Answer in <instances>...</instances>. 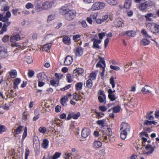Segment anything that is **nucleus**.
Here are the masks:
<instances>
[{
    "label": "nucleus",
    "mask_w": 159,
    "mask_h": 159,
    "mask_svg": "<svg viewBox=\"0 0 159 159\" xmlns=\"http://www.w3.org/2000/svg\"><path fill=\"white\" fill-rule=\"evenodd\" d=\"M97 16L98 14L97 13H92L90 15V17L94 20L96 19Z\"/></svg>",
    "instance_id": "nucleus-64"
},
{
    "label": "nucleus",
    "mask_w": 159,
    "mask_h": 159,
    "mask_svg": "<svg viewBox=\"0 0 159 159\" xmlns=\"http://www.w3.org/2000/svg\"><path fill=\"white\" fill-rule=\"evenodd\" d=\"M153 16V14L152 13H149L145 15V17L147 21H152V19L151 17Z\"/></svg>",
    "instance_id": "nucleus-37"
},
{
    "label": "nucleus",
    "mask_w": 159,
    "mask_h": 159,
    "mask_svg": "<svg viewBox=\"0 0 159 159\" xmlns=\"http://www.w3.org/2000/svg\"><path fill=\"white\" fill-rule=\"evenodd\" d=\"M99 108L102 112H105L107 110V108L106 107L103 106H99Z\"/></svg>",
    "instance_id": "nucleus-60"
},
{
    "label": "nucleus",
    "mask_w": 159,
    "mask_h": 159,
    "mask_svg": "<svg viewBox=\"0 0 159 159\" xmlns=\"http://www.w3.org/2000/svg\"><path fill=\"white\" fill-rule=\"evenodd\" d=\"M111 93H108V98L111 101H114L116 100L118 98V97L114 94H112V91Z\"/></svg>",
    "instance_id": "nucleus-22"
},
{
    "label": "nucleus",
    "mask_w": 159,
    "mask_h": 159,
    "mask_svg": "<svg viewBox=\"0 0 159 159\" xmlns=\"http://www.w3.org/2000/svg\"><path fill=\"white\" fill-rule=\"evenodd\" d=\"M141 33L144 36L146 37H148L150 38H151V37L147 34V32L144 29L142 30L141 31Z\"/></svg>",
    "instance_id": "nucleus-51"
},
{
    "label": "nucleus",
    "mask_w": 159,
    "mask_h": 159,
    "mask_svg": "<svg viewBox=\"0 0 159 159\" xmlns=\"http://www.w3.org/2000/svg\"><path fill=\"white\" fill-rule=\"evenodd\" d=\"M50 82L51 85L55 87H57L58 85L59 84V82H56V81H55L54 80H51Z\"/></svg>",
    "instance_id": "nucleus-47"
},
{
    "label": "nucleus",
    "mask_w": 159,
    "mask_h": 159,
    "mask_svg": "<svg viewBox=\"0 0 159 159\" xmlns=\"http://www.w3.org/2000/svg\"><path fill=\"white\" fill-rule=\"evenodd\" d=\"M66 79L68 83L71 82L72 81L71 75L70 74H68L66 76Z\"/></svg>",
    "instance_id": "nucleus-49"
},
{
    "label": "nucleus",
    "mask_w": 159,
    "mask_h": 159,
    "mask_svg": "<svg viewBox=\"0 0 159 159\" xmlns=\"http://www.w3.org/2000/svg\"><path fill=\"white\" fill-rule=\"evenodd\" d=\"M105 5L103 2H96L93 4L91 9L93 11L101 9L105 7Z\"/></svg>",
    "instance_id": "nucleus-9"
},
{
    "label": "nucleus",
    "mask_w": 159,
    "mask_h": 159,
    "mask_svg": "<svg viewBox=\"0 0 159 159\" xmlns=\"http://www.w3.org/2000/svg\"><path fill=\"white\" fill-rule=\"evenodd\" d=\"M26 61L28 64L31 63L33 61L31 57L28 56L26 57Z\"/></svg>",
    "instance_id": "nucleus-55"
},
{
    "label": "nucleus",
    "mask_w": 159,
    "mask_h": 159,
    "mask_svg": "<svg viewBox=\"0 0 159 159\" xmlns=\"http://www.w3.org/2000/svg\"><path fill=\"white\" fill-rule=\"evenodd\" d=\"M80 116V113L79 112H78L76 113L73 112H70L68 115L67 119L69 120L72 118L76 120L78 119Z\"/></svg>",
    "instance_id": "nucleus-10"
},
{
    "label": "nucleus",
    "mask_w": 159,
    "mask_h": 159,
    "mask_svg": "<svg viewBox=\"0 0 159 159\" xmlns=\"http://www.w3.org/2000/svg\"><path fill=\"white\" fill-rule=\"evenodd\" d=\"M48 143L49 141L47 139H44L42 143L43 148L46 149L48 145Z\"/></svg>",
    "instance_id": "nucleus-36"
},
{
    "label": "nucleus",
    "mask_w": 159,
    "mask_h": 159,
    "mask_svg": "<svg viewBox=\"0 0 159 159\" xmlns=\"http://www.w3.org/2000/svg\"><path fill=\"white\" fill-rule=\"evenodd\" d=\"M6 126L3 125H0V134H2L3 132L6 131Z\"/></svg>",
    "instance_id": "nucleus-50"
},
{
    "label": "nucleus",
    "mask_w": 159,
    "mask_h": 159,
    "mask_svg": "<svg viewBox=\"0 0 159 159\" xmlns=\"http://www.w3.org/2000/svg\"><path fill=\"white\" fill-rule=\"evenodd\" d=\"M122 21L121 19H117L114 22L115 26L116 27H120L122 26Z\"/></svg>",
    "instance_id": "nucleus-23"
},
{
    "label": "nucleus",
    "mask_w": 159,
    "mask_h": 159,
    "mask_svg": "<svg viewBox=\"0 0 159 159\" xmlns=\"http://www.w3.org/2000/svg\"><path fill=\"white\" fill-rule=\"evenodd\" d=\"M152 5V2L150 1L144 2L141 4L139 7V9L142 11H146L147 9Z\"/></svg>",
    "instance_id": "nucleus-6"
},
{
    "label": "nucleus",
    "mask_w": 159,
    "mask_h": 159,
    "mask_svg": "<svg viewBox=\"0 0 159 159\" xmlns=\"http://www.w3.org/2000/svg\"><path fill=\"white\" fill-rule=\"evenodd\" d=\"M71 155V153L66 152L64 156V158L65 159H68Z\"/></svg>",
    "instance_id": "nucleus-63"
},
{
    "label": "nucleus",
    "mask_w": 159,
    "mask_h": 159,
    "mask_svg": "<svg viewBox=\"0 0 159 159\" xmlns=\"http://www.w3.org/2000/svg\"><path fill=\"white\" fill-rule=\"evenodd\" d=\"M34 7V5L30 2L27 3L25 5V7L27 9L33 8Z\"/></svg>",
    "instance_id": "nucleus-54"
},
{
    "label": "nucleus",
    "mask_w": 159,
    "mask_h": 159,
    "mask_svg": "<svg viewBox=\"0 0 159 159\" xmlns=\"http://www.w3.org/2000/svg\"><path fill=\"white\" fill-rule=\"evenodd\" d=\"M157 124V123L155 121H151L150 120H145L144 123V125H151L152 124H153L155 125H156Z\"/></svg>",
    "instance_id": "nucleus-33"
},
{
    "label": "nucleus",
    "mask_w": 159,
    "mask_h": 159,
    "mask_svg": "<svg viewBox=\"0 0 159 159\" xmlns=\"http://www.w3.org/2000/svg\"><path fill=\"white\" fill-rule=\"evenodd\" d=\"M124 35H126L129 37H134L136 35L135 32L133 30L127 31L124 33Z\"/></svg>",
    "instance_id": "nucleus-26"
},
{
    "label": "nucleus",
    "mask_w": 159,
    "mask_h": 159,
    "mask_svg": "<svg viewBox=\"0 0 159 159\" xmlns=\"http://www.w3.org/2000/svg\"><path fill=\"white\" fill-rule=\"evenodd\" d=\"M150 41L146 39H143L141 42V44L143 46L148 45L150 43Z\"/></svg>",
    "instance_id": "nucleus-41"
},
{
    "label": "nucleus",
    "mask_w": 159,
    "mask_h": 159,
    "mask_svg": "<svg viewBox=\"0 0 159 159\" xmlns=\"http://www.w3.org/2000/svg\"><path fill=\"white\" fill-rule=\"evenodd\" d=\"M84 86L86 88L91 89L93 86V82L91 79H89L86 81V83L84 84Z\"/></svg>",
    "instance_id": "nucleus-19"
},
{
    "label": "nucleus",
    "mask_w": 159,
    "mask_h": 159,
    "mask_svg": "<svg viewBox=\"0 0 159 159\" xmlns=\"http://www.w3.org/2000/svg\"><path fill=\"white\" fill-rule=\"evenodd\" d=\"M149 86L148 85H146L144 87H143L141 90V91L143 92V94H146L151 92L150 91L146 89L145 87H148Z\"/></svg>",
    "instance_id": "nucleus-38"
},
{
    "label": "nucleus",
    "mask_w": 159,
    "mask_h": 159,
    "mask_svg": "<svg viewBox=\"0 0 159 159\" xmlns=\"http://www.w3.org/2000/svg\"><path fill=\"white\" fill-rule=\"evenodd\" d=\"M0 53L2 58H5L8 56V52L7 49L4 48L0 50Z\"/></svg>",
    "instance_id": "nucleus-20"
},
{
    "label": "nucleus",
    "mask_w": 159,
    "mask_h": 159,
    "mask_svg": "<svg viewBox=\"0 0 159 159\" xmlns=\"http://www.w3.org/2000/svg\"><path fill=\"white\" fill-rule=\"evenodd\" d=\"M27 134V129L26 127L25 128L24 132L23 134L22 140L23 141L26 137Z\"/></svg>",
    "instance_id": "nucleus-44"
},
{
    "label": "nucleus",
    "mask_w": 159,
    "mask_h": 159,
    "mask_svg": "<svg viewBox=\"0 0 159 159\" xmlns=\"http://www.w3.org/2000/svg\"><path fill=\"white\" fill-rule=\"evenodd\" d=\"M21 80L19 78H17L15 80L14 83V87L15 89L18 88V85L20 83Z\"/></svg>",
    "instance_id": "nucleus-35"
},
{
    "label": "nucleus",
    "mask_w": 159,
    "mask_h": 159,
    "mask_svg": "<svg viewBox=\"0 0 159 159\" xmlns=\"http://www.w3.org/2000/svg\"><path fill=\"white\" fill-rule=\"evenodd\" d=\"M108 3L111 5H116L117 3V0H107Z\"/></svg>",
    "instance_id": "nucleus-46"
},
{
    "label": "nucleus",
    "mask_w": 159,
    "mask_h": 159,
    "mask_svg": "<svg viewBox=\"0 0 159 159\" xmlns=\"http://www.w3.org/2000/svg\"><path fill=\"white\" fill-rule=\"evenodd\" d=\"M62 41L65 44L69 45L71 43L70 39L67 36H65L63 38Z\"/></svg>",
    "instance_id": "nucleus-24"
},
{
    "label": "nucleus",
    "mask_w": 159,
    "mask_h": 159,
    "mask_svg": "<svg viewBox=\"0 0 159 159\" xmlns=\"http://www.w3.org/2000/svg\"><path fill=\"white\" fill-rule=\"evenodd\" d=\"M96 73L94 71H92L89 75V77L92 80H94L96 79Z\"/></svg>",
    "instance_id": "nucleus-43"
},
{
    "label": "nucleus",
    "mask_w": 159,
    "mask_h": 159,
    "mask_svg": "<svg viewBox=\"0 0 159 159\" xmlns=\"http://www.w3.org/2000/svg\"><path fill=\"white\" fill-rule=\"evenodd\" d=\"M130 127L129 125L126 122H122L120 125V138L125 140L127 136L128 133L129 132Z\"/></svg>",
    "instance_id": "nucleus-3"
},
{
    "label": "nucleus",
    "mask_w": 159,
    "mask_h": 159,
    "mask_svg": "<svg viewBox=\"0 0 159 159\" xmlns=\"http://www.w3.org/2000/svg\"><path fill=\"white\" fill-rule=\"evenodd\" d=\"M39 131L40 133L44 134L47 132L46 128L44 127H40L39 129Z\"/></svg>",
    "instance_id": "nucleus-48"
},
{
    "label": "nucleus",
    "mask_w": 159,
    "mask_h": 159,
    "mask_svg": "<svg viewBox=\"0 0 159 159\" xmlns=\"http://www.w3.org/2000/svg\"><path fill=\"white\" fill-rule=\"evenodd\" d=\"M35 10L37 12L39 11L43 10L42 5L39 3H37L35 4Z\"/></svg>",
    "instance_id": "nucleus-28"
},
{
    "label": "nucleus",
    "mask_w": 159,
    "mask_h": 159,
    "mask_svg": "<svg viewBox=\"0 0 159 159\" xmlns=\"http://www.w3.org/2000/svg\"><path fill=\"white\" fill-rule=\"evenodd\" d=\"M89 134V129L86 128H84L83 129L81 132V135L84 138L87 137Z\"/></svg>",
    "instance_id": "nucleus-17"
},
{
    "label": "nucleus",
    "mask_w": 159,
    "mask_h": 159,
    "mask_svg": "<svg viewBox=\"0 0 159 159\" xmlns=\"http://www.w3.org/2000/svg\"><path fill=\"white\" fill-rule=\"evenodd\" d=\"M27 112L24 111L22 114V120L25 121L27 119Z\"/></svg>",
    "instance_id": "nucleus-59"
},
{
    "label": "nucleus",
    "mask_w": 159,
    "mask_h": 159,
    "mask_svg": "<svg viewBox=\"0 0 159 159\" xmlns=\"http://www.w3.org/2000/svg\"><path fill=\"white\" fill-rule=\"evenodd\" d=\"M9 36L8 35H5L2 39L3 42L4 43L7 42L9 40Z\"/></svg>",
    "instance_id": "nucleus-52"
},
{
    "label": "nucleus",
    "mask_w": 159,
    "mask_h": 159,
    "mask_svg": "<svg viewBox=\"0 0 159 159\" xmlns=\"http://www.w3.org/2000/svg\"><path fill=\"white\" fill-rule=\"evenodd\" d=\"M95 112L97 115L98 118L102 117L104 115V114L102 112H98L97 111H95Z\"/></svg>",
    "instance_id": "nucleus-58"
},
{
    "label": "nucleus",
    "mask_w": 159,
    "mask_h": 159,
    "mask_svg": "<svg viewBox=\"0 0 159 159\" xmlns=\"http://www.w3.org/2000/svg\"><path fill=\"white\" fill-rule=\"evenodd\" d=\"M99 61L96 65V67L97 68H102L101 71L100 72V76L101 78H103L104 75L105 71V68L106 66V62L105 59L104 58L99 57Z\"/></svg>",
    "instance_id": "nucleus-4"
},
{
    "label": "nucleus",
    "mask_w": 159,
    "mask_h": 159,
    "mask_svg": "<svg viewBox=\"0 0 159 159\" xmlns=\"http://www.w3.org/2000/svg\"><path fill=\"white\" fill-rule=\"evenodd\" d=\"M55 0L52 1H46L43 3L42 7L43 10H47L52 8L55 5Z\"/></svg>",
    "instance_id": "nucleus-8"
},
{
    "label": "nucleus",
    "mask_w": 159,
    "mask_h": 159,
    "mask_svg": "<svg viewBox=\"0 0 159 159\" xmlns=\"http://www.w3.org/2000/svg\"><path fill=\"white\" fill-rule=\"evenodd\" d=\"M21 38L19 34H16L15 35L11 36L10 38V41L12 43L16 42V41L20 40Z\"/></svg>",
    "instance_id": "nucleus-16"
},
{
    "label": "nucleus",
    "mask_w": 159,
    "mask_h": 159,
    "mask_svg": "<svg viewBox=\"0 0 159 159\" xmlns=\"http://www.w3.org/2000/svg\"><path fill=\"white\" fill-rule=\"evenodd\" d=\"M74 51L76 57H80L83 54V49L82 47H76L74 49Z\"/></svg>",
    "instance_id": "nucleus-13"
},
{
    "label": "nucleus",
    "mask_w": 159,
    "mask_h": 159,
    "mask_svg": "<svg viewBox=\"0 0 159 159\" xmlns=\"http://www.w3.org/2000/svg\"><path fill=\"white\" fill-rule=\"evenodd\" d=\"M112 111L114 113H117L120 112L121 108L118 105L111 108Z\"/></svg>",
    "instance_id": "nucleus-34"
},
{
    "label": "nucleus",
    "mask_w": 159,
    "mask_h": 159,
    "mask_svg": "<svg viewBox=\"0 0 159 159\" xmlns=\"http://www.w3.org/2000/svg\"><path fill=\"white\" fill-rule=\"evenodd\" d=\"M34 72L32 70H29L28 73V76L29 78L32 77L34 75Z\"/></svg>",
    "instance_id": "nucleus-57"
},
{
    "label": "nucleus",
    "mask_w": 159,
    "mask_h": 159,
    "mask_svg": "<svg viewBox=\"0 0 159 159\" xmlns=\"http://www.w3.org/2000/svg\"><path fill=\"white\" fill-rule=\"evenodd\" d=\"M156 148V147L155 146L152 147L151 145L149 144H147L145 148L146 150L148 151L145 154L148 155L152 154Z\"/></svg>",
    "instance_id": "nucleus-12"
},
{
    "label": "nucleus",
    "mask_w": 159,
    "mask_h": 159,
    "mask_svg": "<svg viewBox=\"0 0 159 159\" xmlns=\"http://www.w3.org/2000/svg\"><path fill=\"white\" fill-rule=\"evenodd\" d=\"M11 46L12 47H17L19 48H21L22 49H24V47H22L21 45L17 43H12Z\"/></svg>",
    "instance_id": "nucleus-42"
},
{
    "label": "nucleus",
    "mask_w": 159,
    "mask_h": 159,
    "mask_svg": "<svg viewBox=\"0 0 159 159\" xmlns=\"http://www.w3.org/2000/svg\"><path fill=\"white\" fill-rule=\"evenodd\" d=\"M153 111L148 112L146 115V118L149 120L154 121V117L152 115Z\"/></svg>",
    "instance_id": "nucleus-25"
},
{
    "label": "nucleus",
    "mask_w": 159,
    "mask_h": 159,
    "mask_svg": "<svg viewBox=\"0 0 159 159\" xmlns=\"http://www.w3.org/2000/svg\"><path fill=\"white\" fill-rule=\"evenodd\" d=\"M51 46L52 44L51 43L46 44L43 46V50L44 51L48 52L50 50Z\"/></svg>",
    "instance_id": "nucleus-29"
},
{
    "label": "nucleus",
    "mask_w": 159,
    "mask_h": 159,
    "mask_svg": "<svg viewBox=\"0 0 159 159\" xmlns=\"http://www.w3.org/2000/svg\"><path fill=\"white\" fill-rule=\"evenodd\" d=\"M147 28L153 34H157L159 33V25L154 22L146 23Z\"/></svg>",
    "instance_id": "nucleus-5"
},
{
    "label": "nucleus",
    "mask_w": 159,
    "mask_h": 159,
    "mask_svg": "<svg viewBox=\"0 0 159 159\" xmlns=\"http://www.w3.org/2000/svg\"><path fill=\"white\" fill-rule=\"evenodd\" d=\"M80 35L76 34L73 35V39L75 42H77L80 40Z\"/></svg>",
    "instance_id": "nucleus-39"
},
{
    "label": "nucleus",
    "mask_w": 159,
    "mask_h": 159,
    "mask_svg": "<svg viewBox=\"0 0 159 159\" xmlns=\"http://www.w3.org/2000/svg\"><path fill=\"white\" fill-rule=\"evenodd\" d=\"M84 72V70L82 68H78L74 70L73 76L74 77L79 76L80 75H83Z\"/></svg>",
    "instance_id": "nucleus-11"
},
{
    "label": "nucleus",
    "mask_w": 159,
    "mask_h": 159,
    "mask_svg": "<svg viewBox=\"0 0 159 159\" xmlns=\"http://www.w3.org/2000/svg\"><path fill=\"white\" fill-rule=\"evenodd\" d=\"M91 41H93V45L92 46L93 48L96 49L100 48V47L99 44L101 43V40L100 39H96L93 38L91 39Z\"/></svg>",
    "instance_id": "nucleus-14"
},
{
    "label": "nucleus",
    "mask_w": 159,
    "mask_h": 159,
    "mask_svg": "<svg viewBox=\"0 0 159 159\" xmlns=\"http://www.w3.org/2000/svg\"><path fill=\"white\" fill-rule=\"evenodd\" d=\"M7 30V27L3 25L1 30H0V34H2L4 32H6Z\"/></svg>",
    "instance_id": "nucleus-56"
},
{
    "label": "nucleus",
    "mask_w": 159,
    "mask_h": 159,
    "mask_svg": "<svg viewBox=\"0 0 159 159\" xmlns=\"http://www.w3.org/2000/svg\"><path fill=\"white\" fill-rule=\"evenodd\" d=\"M110 83L111 84L112 88H114L115 86V82L113 76H111L110 79Z\"/></svg>",
    "instance_id": "nucleus-40"
},
{
    "label": "nucleus",
    "mask_w": 159,
    "mask_h": 159,
    "mask_svg": "<svg viewBox=\"0 0 159 159\" xmlns=\"http://www.w3.org/2000/svg\"><path fill=\"white\" fill-rule=\"evenodd\" d=\"M83 84L82 82L77 83L75 85V89L77 91H80L82 89Z\"/></svg>",
    "instance_id": "nucleus-31"
},
{
    "label": "nucleus",
    "mask_w": 159,
    "mask_h": 159,
    "mask_svg": "<svg viewBox=\"0 0 159 159\" xmlns=\"http://www.w3.org/2000/svg\"><path fill=\"white\" fill-rule=\"evenodd\" d=\"M73 61V58L71 56H67L65 59L64 65L66 66H69L71 64Z\"/></svg>",
    "instance_id": "nucleus-15"
},
{
    "label": "nucleus",
    "mask_w": 159,
    "mask_h": 159,
    "mask_svg": "<svg viewBox=\"0 0 159 159\" xmlns=\"http://www.w3.org/2000/svg\"><path fill=\"white\" fill-rule=\"evenodd\" d=\"M30 150L28 148H26L25 149V159H28V156L30 154Z\"/></svg>",
    "instance_id": "nucleus-53"
},
{
    "label": "nucleus",
    "mask_w": 159,
    "mask_h": 159,
    "mask_svg": "<svg viewBox=\"0 0 159 159\" xmlns=\"http://www.w3.org/2000/svg\"><path fill=\"white\" fill-rule=\"evenodd\" d=\"M9 73L10 77L12 78H16L17 75L16 71L15 70H11Z\"/></svg>",
    "instance_id": "nucleus-30"
},
{
    "label": "nucleus",
    "mask_w": 159,
    "mask_h": 159,
    "mask_svg": "<svg viewBox=\"0 0 159 159\" xmlns=\"http://www.w3.org/2000/svg\"><path fill=\"white\" fill-rule=\"evenodd\" d=\"M68 100V98L66 96H64V97L61 98V103L64 106L67 105L66 102Z\"/></svg>",
    "instance_id": "nucleus-32"
},
{
    "label": "nucleus",
    "mask_w": 159,
    "mask_h": 159,
    "mask_svg": "<svg viewBox=\"0 0 159 159\" xmlns=\"http://www.w3.org/2000/svg\"><path fill=\"white\" fill-rule=\"evenodd\" d=\"M61 155V153H59V152H56L53 155L52 157H53L54 158H59L60 157V156Z\"/></svg>",
    "instance_id": "nucleus-62"
},
{
    "label": "nucleus",
    "mask_w": 159,
    "mask_h": 159,
    "mask_svg": "<svg viewBox=\"0 0 159 159\" xmlns=\"http://www.w3.org/2000/svg\"><path fill=\"white\" fill-rule=\"evenodd\" d=\"M105 121L104 120H98L96 123L99 125H101V129L102 131V136L101 139L103 142H108L109 140L110 136L112 135L111 129L107 125H104Z\"/></svg>",
    "instance_id": "nucleus-1"
},
{
    "label": "nucleus",
    "mask_w": 159,
    "mask_h": 159,
    "mask_svg": "<svg viewBox=\"0 0 159 159\" xmlns=\"http://www.w3.org/2000/svg\"><path fill=\"white\" fill-rule=\"evenodd\" d=\"M131 6V0H125L124 7L126 9H129Z\"/></svg>",
    "instance_id": "nucleus-21"
},
{
    "label": "nucleus",
    "mask_w": 159,
    "mask_h": 159,
    "mask_svg": "<svg viewBox=\"0 0 159 159\" xmlns=\"http://www.w3.org/2000/svg\"><path fill=\"white\" fill-rule=\"evenodd\" d=\"M71 84H69L68 85L65 86L63 88H61L60 90L61 91H63L66 90L67 89H69V88H70L71 87Z\"/></svg>",
    "instance_id": "nucleus-61"
},
{
    "label": "nucleus",
    "mask_w": 159,
    "mask_h": 159,
    "mask_svg": "<svg viewBox=\"0 0 159 159\" xmlns=\"http://www.w3.org/2000/svg\"><path fill=\"white\" fill-rule=\"evenodd\" d=\"M60 13L64 15L66 20L70 21L74 19L76 16V12L75 10L70 9L68 7L63 6L59 9Z\"/></svg>",
    "instance_id": "nucleus-2"
},
{
    "label": "nucleus",
    "mask_w": 159,
    "mask_h": 159,
    "mask_svg": "<svg viewBox=\"0 0 159 159\" xmlns=\"http://www.w3.org/2000/svg\"><path fill=\"white\" fill-rule=\"evenodd\" d=\"M23 128V126L19 125L16 129H15L14 132L15 135H17L20 134L22 131Z\"/></svg>",
    "instance_id": "nucleus-27"
},
{
    "label": "nucleus",
    "mask_w": 159,
    "mask_h": 159,
    "mask_svg": "<svg viewBox=\"0 0 159 159\" xmlns=\"http://www.w3.org/2000/svg\"><path fill=\"white\" fill-rule=\"evenodd\" d=\"M98 99L99 103H103L105 105L106 103V95L104 92V91L100 90L98 93Z\"/></svg>",
    "instance_id": "nucleus-7"
},
{
    "label": "nucleus",
    "mask_w": 159,
    "mask_h": 159,
    "mask_svg": "<svg viewBox=\"0 0 159 159\" xmlns=\"http://www.w3.org/2000/svg\"><path fill=\"white\" fill-rule=\"evenodd\" d=\"M55 76L56 77V82H59V80L61 78V77L63 76V75L57 73H55Z\"/></svg>",
    "instance_id": "nucleus-45"
},
{
    "label": "nucleus",
    "mask_w": 159,
    "mask_h": 159,
    "mask_svg": "<svg viewBox=\"0 0 159 159\" xmlns=\"http://www.w3.org/2000/svg\"><path fill=\"white\" fill-rule=\"evenodd\" d=\"M102 143L98 140L94 141L93 144L92 146L94 149H98L101 147Z\"/></svg>",
    "instance_id": "nucleus-18"
}]
</instances>
